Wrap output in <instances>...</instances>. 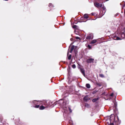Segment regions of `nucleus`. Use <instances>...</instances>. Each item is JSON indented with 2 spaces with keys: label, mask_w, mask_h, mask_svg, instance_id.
<instances>
[{
  "label": "nucleus",
  "mask_w": 125,
  "mask_h": 125,
  "mask_svg": "<svg viewBox=\"0 0 125 125\" xmlns=\"http://www.w3.org/2000/svg\"><path fill=\"white\" fill-rule=\"evenodd\" d=\"M94 4L95 6L96 7H101L102 6V4L101 3H99L97 2H94Z\"/></svg>",
  "instance_id": "f257e3e1"
},
{
  "label": "nucleus",
  "mask_w": 125,
  "mask_h": 125,
  "mask_svg": "<svg viewBox=\"0 0 125 125\" xmlns=\"http://www.w3.org/2000/svg\"><path fill=\"white\" fill-rule=\"evenodd\" d=\"M93 38V36L92 34H89L86 37V39H92Z\"/></svg>",
  "instance_id": "f03ea898"
},
{
  "label": "nucleus",
  "mask_w": 125,
  "mask_h": 125,
  "mask_svg": "<svg viewBox=\"0 0 125 125\" xmlns=\"http://www.w3.org/2000/svg\"><path fill=\"white\" fill-rule=\"evenodd\" d=\"M94 60L93 59L90 58L87 59L86 61V62L87 63H91L93 62Z\"/></svg>",
  "instance_id": "7ed1b4c3"
},
{
  "label": "nucleus",
  "mask_w": 125,
  "mask_h": 125,
  "mask_svg": "<svg viewBox=\"0 0 125 125\" xmlns=\"http://www.w3.org/2000/svg\"><path fill=\"white\" fill-rule=\"evenodd\" d=\"M114 40H121L122 39L118 37L117 36H114Z\"/></svg>",
  "instance_id": "20e7f679"
},
{
  "label": "nucleus",
  "mask_w": 125,
  "mask_h": 125,
  "mask_svg": "<svg viewBox=\"0 0 125 125\" xmlns=\"http://www.w3.org/2000/svg\"><path fill=\"white\" fill-rule=\"evenodd\" d=\"M97 40L94 39L92 40L90 42L91 44H94L95 43L97 42Z\"/></svg>",
  "instance_id": "39448f33"
},
{
  "label": "nucleus",
  "mask_w": 125,
  "mask_h": 125,
  "mask_svg": "<svg viewBox=\"0 0 125 125\" xmlns=\"http://www.w3.org/2000/svg\"><path fill=\"white\" fill-rule=\"evenodd\" d=\"M80 70L81 71L82 73L83 74V75L84 76H85V73H84V70L82 69V68H81L80 69Z\"/></svg>",
  "instance_id": "423d86ee"
},
{
  "label": "nucleus",
  "mask_w": 125,
  "mask_h": 125,
  "mask_svg": "<svg viewBox=\"0 0 125 125\" xmlns=\"http://www.w3.org/2000/svg\"><path fill=\"white\" fill-rule=\"evenodd\" d=\"M40 101H37L36 100H34L32 102L33 103L35 104H38L39 103H40Z\"/></svg>",
  "instance_id": "0eeeda50"
},
{
  "label": "nucleus",
  "mask_w": 125,
  "mask_h": 125,
  "mask_svg": "<svg viewBox=\"0 0 125 125\" xmlns=\"http://www.w3.org/2000/svg\"><path fill=\"white\" fill-rule=\"evenodd\" d=\"M83 99V100L85 101H87L89 99V98H88L87 96H85L84 97Z\"/></svg>",
  "instance_id": "6e6552de"
},
{
  "label": "nucleus",
  "mask_w": 125,
  "mask_h": 125,
  "mask_svg": "<svg viewBox=\"0 0 125 125\" xmlns=\"http://www.w3.org/2000/svg\"><path fill=\"white\" fill-rule=\"evenodd\" d=\"M96 84L99 86H101L102 85L103 83H96Z\"/></svg>",
  "instance_id": "1a4fd4ad"
},
{
  "label": "nucleus",
  "mask_w": 125,
  "mask_h": 125,
  "mask_svg": "<svg viewBox=\"0 0 125 125\" xmlns=\"http://www.w3.org/2000/svg\"><path fill=\"white\" fill-rule=\"evenodd\" d=\"M75 47V46L74 45H72L71 47V49L70 50V52L71 53L73 50L74 49Z\"/></svg>",
  "instance_id": "9d476101"
},
{
  "label": "nucleus",
  "mask_w": 125,
  "mask_h": 125,
  "mask_svg": "<svg viewBox=\"0 0 125 125\" xmlns=\"http://www.w3.org/2000/svg\"><path fill=\"white\" fill-rule=\"evenodd\" d=\"M84 18L85 19H87L88 18V14H85L84 15Z\"/></svg>",
  "instance_id": "9b49d317"
},
{
  "label": "nucleus",
  "mask_w": 125,
  "mask_h": 125,
  "mask_svg": "<svg viewBox=\"0 0 125 125\" xmlns=\"http://www.w3.org/2000/svg\"><path fill=\"white\" fill-rule=\"evenodd\" d=\"M86 87L88 88H89L90 87V84L88 83L86 84Z\"/></svg>",
  "instance_id": "f8f14e48"
},
{
  "label": "nucleus",
  "mask_w": 125,
  "mask_h": 125,
  "mask_svg": "<svg viewBox=\"0 0 125 125\" xmlns=\"http://www.w3.org/2000/svg\"><path fill=\"white\" fill-rule=\"evenodd\" d=\"M45 108V107L43 106H41L40 107L39 109L40 110H43Z\"/></svg>",
  "instance_id": "ddd939ff"
},
{
  "label": "nucleus",
  "mask_w": 125,
  "mask_h": 125,
  "mask_svg": "<svg viewBox=\"0 0 125 125\" xmlns=\"http://www.w3.org/2000/svg\"><path fill=\"white\" fill-rule=\"evenodd\" d=\"M103 10H104V14H103L102 16H101L100 17H102V16L104 14V13H105V11H106V9H105V8L104 7H103Z\"/></svg>",
  "instance_id": "4468645a"
},
{
  "label": "nucleus",
  "mask_w": 125,
  "mask_h": 125,
  "mask_svg": "<svg viewBox=\"0 0 125 125\" xmlns=\"http://www.w3.org/2000/svg\"><path fill=\"white\" fill-rule=\"evenodd\" d=\"M121 37L123 38H124L125 37V34L124 33H122L121 34Z\"/></svg>",
  "instance_id": "2eb2a0df"
},
{
  "label": "nucleus",
  "mask_w": 125,
  "mask_h": 125,
  "mask_svg": "<svg viewBox=\"0 0 125 125\" xmlns=\"http://www.w3.org/2000/svg\"><path fill=\"white\" fill-rule=\"evenodd\" d=\"M97 99H94L92 101L93 102H95L97 100Z\"/></svg>",
  "instance_id": "dca6fc26"
},
{
  "label": "nucleus",
  "mask_w": 125,
  "mask_h": 125,
  "mask_svg": "<svg viewBox=\"0 0 125 125\" xmlns=\"http://www.w3.org/2000/svg\"><path fill=\"white\" fill-rule=\"evenodd\" d=\"M85 106L87 107H88L89 106V105L87 104H86L85 105Z\"/></svg>",
  "instance_id": "f3484780"
},
{
  "label": "nucleus",
  "mask_w": 125,
  "mask_h": 125,
  "mask_svg": "<svg viewBox=\"0 0 125 125\" xmlns=\"http://www.w3.org/2000/svg\"><path fill=\"white\" fill-rule=\"evenodd\" d=\"M73 68V69H74L76 68V66L75 64H73L72 65Z\"/></svg>",
  "instance_id": "a211bd4d"
},
{
  "label": "nucleus",
  "mask_w": 125,
  "mask_h": 125,
  "mask_svg": "<svg viewBox=\"0 0 125 125\" xmlns=\"http://www.w3.org/2000/svg\"><path fill=\"white\" fill-rule=\"evenodd\" d=\"M99 76H100V77H104V75L103 74H99Z\"/></svg>",
  "instance_id": "6ab92c4d"
},
{
  "label": "nucleus",
  "mask_w": 125,
  "mask_h": 125,
  "mask_svg": "<svg viewBox=\"0 0 125 125\" xmlns=\"http://www.w3.org/2000/svg\"><path fill=\"white\" fill-rule=\"evenodd\" d=\"M71 55L70 54L68 56V59L69 60H70L71 59Z\"/></svg>",
  "instance_id": "aec40b11"
},
{
  "label": "nucleus",
  "mask_w": 125,
  "mask_h": 125,
  "mask_svg": "<svg viewBox=\"0 0 125 125\" xmlns=\"http://www.w3.org/2000/svg\"><path fill=\"white\" fill-rule=\"evenodd\" d=\"M39 105H36V106H34V107L36 108H38L39 107Z\"/></svg>",
  "instance_id": "412c9836"
},
{
  "label": "nucleus",
  "mask_w": 125,
  "mask_h": 125,
  "mask_svg": "<svg viewBox=\"0 0 125 125\" xmlns=\"http://www.w3.org/2000/svg\"><path fill=\"white\" fill-rule=\"evenodd\" d=\"M87 47L89 49H91V47L90 45H88Z\"/></svg>",
  "instance_id": "4be33fe9"
},
{
  "label": "nucleus",
  "mask_w": 125,
  "mask_h": 125,
  "mask_svg": "<svg viewBox=\"0 0 125 125\" xmlns=\"http://www.w3.org/2000/svg\"><path fill=\"white\" fill-rule=\"evenodd\" d=\"M49 6L50 7H51V6H53L52 5V3H50L49 4Z\"/></svg>",
  "instance_id": "5701e85b"
},
{
  "label": "nucleus",
  "mask_w": 125,
  "mask_h": 125,
  "mask_svg": "<svg viewBox=\"0 0 125 125\" xmlns=\"http://www.w3.org/2000/svg\"><path fill=\"white\" fill-rule=\"evenodd\" d=\"M77 26L76 25H74L73 26V28H76V27Z\"/></svg>",
  "instance_id": "b1692460"
},
{
  "label": "nucleus",
  "mask_w": 125,
  "mask_h": 125,
  "mask_svg": "<svg viewBox=\"0 0 125 125\" xmlns=\"http://www.w3.org/2000/svg\"><path fill=\"white\" fill-rule=\"evenodd\" d=\"M75 38H76V39H80V38L79 37H76Z\"/></svg>",
  "instance_id": "393cba45"
},
{
  "label": "nucleus",
  "mask_w": 125,
  "mask_h": 125,
  "mask_svg": "<svg viewBox=\"0 0 125 125\" xmlns=\"http://www.w3.org/2000/svg\"><path fill=\"white\" fill-rule=\"evenodd\" d=\"M113 94H114V93H112L110 95V96H113Z\"/></svg>",
  "instance_id": "a878e982"
},
{
  "label": "nucleus",
  "mask_w": 125,
  "mask_h": 125,
  "mask_svg": "<svg viewBox=\"0 0 125 125\" xmlns=\"http://www.w3.org/2000/svg\"><path fill=\"white\" fill-rule=\"evenodd\" d=\"M109 125H114V124L113 123H111Z\"/></svg>",
  "instance_id": "bb28decb"
},
{
  "label": "nucleus",
  "mask_w": 125,
  "mask_h": 125,
  "mask_svg": "<svg viewBox=\"0 0 125 125\" xmlns=\"http://www.w3.org/2000/svg\"><path fill=\"white\" fill-rule=\"evenodd\" d=\"M69 108V110H70V112H71L72 111L71 110L70 108Z\"/></svg>",
  "instance_id": "cd10ccee"
},
{
  "label": "nucleus",
  "mask_w": 125,
  "mask_h": 125,
  "mask_svg": "<svg viewBox=\"0 0 125 125\" xmlns=\"http://www.w3.org/2000/svg\"><path fill=\"white\" fill-rule=\"evenodd\" d=\"M91 14H92V15H94V14L93 13H92Z\"/></svg>",
  "instance_id": "c85d7f7f"
},
{
  "label": "nucleus",
  "mask_w": 125,
  "mask_h": 125,
  "mask_svg": "<svg viewBox=\"0 0 125 125\" xmlns=\"http://www.w3.org/2000/svg\"><path fill=\"white\" fill-rule=\"evenodd\" d=\"M101 14V13L100 12V14Z\"/></svg>",
  "instance_id": "c756f323"
}]
</instances>
